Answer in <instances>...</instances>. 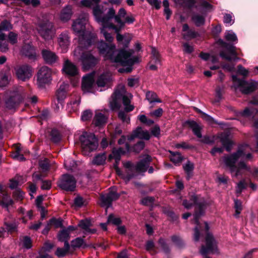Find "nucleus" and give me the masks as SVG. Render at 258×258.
I'll return each mask as SVG.
<instances>
[{"label":"nucleus","instance_id":"9","mask_svg":"<svg viewBox=\"0 0 258 258\" xmlns=\"http://www.w3.org/2000/svg\"><path fill=\"white\" fill-rule=\"evenodd\" d=\"M232 81L235 89L239 88L244 94H248L255 90L256 85L253 82H247L239 79L235 75H233Z\"/></svg>","mask_w":258,"mask_h":258},{"label":"nucleus","instance_id":"55","mask_svg":"<svg viewBox=\"0 0 258 258\" xmlns=\"http://www.w3.org/2000/svg\"><path fill=\"white\" fill-rule=\"evenodd\" d=\"M12 28L10 23L7 21H3L0 24V32L2 31H7L11 29Z\"/></svg>","mask_w":258,"mask_h":258},{"label":"nucleus","instance_id":"4","mask_svg":"<svg viewBox=\"0 0 258 258\" xmlns=\"http://www.w3.org/2000/svg\"><path fill=\"white\" fill-rule=\"evenodd\" d=\"M249 147L248 145L240 147L237 151L230 155L224 157L223 161L229 168L232 176L237 177L243 174L244 171H249V168L243 162H240L238 166L235 165L239 159H250L251 154L248 152Z\"/></svg>","mask_w":258,"mask_h":258},{"label":"nucleus","instance_id":"22","mask_svg":"<svg viewBox=\"0 0 258 258\" xmlns=\"http://www.w3.org/2000/svg\"><path fill=\"white\" fill-rule=\"evenodd\" d=\"M126 150H124L121 148H119L117 149H114L112 151V154L109 156V159H114L116 163L120 160L121 155L124 154L126 152H128L130 147L128 144H126Z\"/></svg>","mask_w":258,"mask_h":258},{"label":"nucleus","instance_id":"51","mask_svg":"<svg viewBox=\"0 0 258 258\" xmlns=\"http://www.w3.org/2000/svg\"><path fill=\"white\" fill-rule=\"evenodd\" d=\"M69 248L70 245L67 247L64 245V248H58L55 252V254L58 257L64 256L68 252Z\"/></svg>","mask_w":258,"mask_h":258},{"label":"nucleus","instance_id":"49","mask_svg":"<svg viewBox=\"0 0 258 258\" xmlns=\"http://www.w3.org/2000/svg\"><path fill=\"white\" fill-rule=\"evenodd\" d=\"M234 208L235 209V216L238 217L242 209L241 202L237 199L234 200Z\"/></svg>","mask_w":258,"mask_h":258},{"label":"nucleus","instance_id":"15","mask_svg":"<svg viewBox=\"0 0 258 258\" xmlns=\"http://www.w3.org/2000/svg\"><path fill=\"white\" fill-rule=\"evenodd\" d=\"M62 73L69 76H76L79 73L77 67L68 59H65L63 63Z\"/></svg>","mask_w":258,"mask_h":258},{"label":"nucleus","instance_id":"40","mask_svg":"<svg viewBox=\"0 0 258 258\" xmlns=\"http://www.w3.org/2000/svg\"><path fill=\"white\" fill-rule=\"evenodd\" d=\"M258 114V109L255 108H246L242 113V115L245 117H253Z\"/></svg>","mask_w":258,"mask_h":258},{"label":"nucleus","instance_id":"1","mask_svg":"<svg viewBox=\"0 0 258 258\" xmlns=\"http://www.w3.org/2000/svg\"><path fill=\"white\" fill-rule=\"evenodd\" d=\"M87 16L80 17L75 20L72 27L75 34L79 36V45L73 52V56L76 60L80 61L84 70L87 71L96 65L98 60L89 51L87 50L96 38L95 34L86 30L88 23Z\"/></svg>","mask_w":258,"mask_h":258},{"label":"nucleus","instance_id":"34","mask_svg":"<svg viewBox=\"0 0 258 258\" xmlns=\"http://www.w3.org/2000/svg\"><path fill=\"white\" fill-rule=\"evenodd\" d=\"M187 123L189 126L192 129L194 134L197 137L201 138L202 137V134L201 133V126L194 121H189Z\"/></svg>","mask_w":258,"mask_h":258},{"label":"nucleus","instance_id":"21","mask_svg":"<svg viewBox=\"0 0 258 258\" xmlns=\"http://www.w3.org/2000/svg\"><path fill=\"white\" fill-rule=\"evenodd\" d=\"M21 53L29 59H35L36 58L35 49L30 44H25L23 46L21 49Z\"/></svg>","mask_w":258,"mask_h":258},{"label":"nucleus","instance_id":"63","mask_svg":"<svg viewBox=\"0 0 258 258\" xmlns=\"http://www.w3.org/2000/svg\"><path fill=\"white\" fill-rule=\"evenodd\" d=\"M224 22L225 24L231 25L234 23V19L232 15L229 14H226L224 17Z\"/></svg>","mask_w":258,"mask_h":258},{"label":"nucleus","instance_id":"25","mask_svg":"<svg viewBox=\"0 0 258 258\" xmlns=\"http://www.w3.org/2000/svg\"><path fill=\"white\" fill-rule=\"evenodd\" d=\"M194 1H195L194 0ZM196 2L192 7H188L191 8L195 7L198 10L202 11L204 12H208L211 11L213 9V6L208 2L206 0H200L197 5H195Z\"/></svg>","mask_w":258,"mask_h":258},{"label":"nucleus","instance_id":"52","mask_svg":"<svg viewBox=\"0 0 258 258\" xmlns=\"http://www.w3.org/2000/svg\"><path fill=\"white\" fill-rule=\"evenodd\" d=\"M192 202L191 203H188L187 201L185 200L183 202V205L184 206L185 208L187 209L190 208L192 205L194 204H197L198 205L199 203L198 202V197L196 196H194L192 197V198L191 199Z\"/></svg>","mask_w":258,"mask_h":258},{"label":"nucleus","instance_id":"17","mask_svg":"<svg viewBox=\"0 0 258 258\" xmlns=\"http://www.w3.org/2000/svg\"><path fill=\"white\" fill-rule=\"evenodd\" d=\"M23 99L21 92L17 91L12 93L9 99L6 101V105L9 109L14 108L16 104L22 101Z\"/></svg>","mask_w":258,"mask_h":258},{"label":"nucleus","instance_id":"24","mask_svg":"<svg viewBox=\"0 0 258 258\" xmlns=\"http://www.w3.org/2000/svg\"><path fill=\"white\" fill-rule=\"evenodd\" d=\"M218 137L226 150L230 151L233 145V142L230 139L229 134L228 133H223L220 134Z\"/></svg>","mask_w":258,"mask_h":258},{"label":"nucleus","instance_id":"44","mask_svg":"<svg viewBox=\"0 0 258 258\" xmlns=\"http://www.w3.org/2000/svg\"><path fill=\"white\" fill-rule=\"evenodd\" d=\"M183 167L185 172L187 175V179H189L192 175V172L194 169L193 163L190 162H187L185 165H183Z\"/></svg>","mask_w":258,"mask_h":258},{"label":"nucleus","instance_id":"46","mask_svg":"<svg viewBox=\"0 0 258 258\" xmlns=\"http://www.w3.org/2000/svg\"><path fill=\"white\" fill-rule=\"evenodd\" d=\"M21 243L24 247L27 249H29L32 246L31 239L28 236L23 237L21 239Z\"/></svg>","mask_w":258,"mask_h":258},{"label":"nucleus","instance_id":"60","mask_svg":"<svg viewBox=\"0 0 258 258\" xmlns=\"http://www.w3.org/2000/svg\"><path fill=\"white\" fill-rule=\"evenodd\" d=\"M18 35L13 32H10L8 35L9 41L12 44L17 42Z\"/></svg>","mask_w":258,"mask_h":258},{"label":"nucleus","instance_id":"5","mask_svg":"<svg viewBox=\"0 0 258 258\" xmlns=\"http://www.w3.org/2000/svg\"><path fill=\"white\" fill-rule=\"evenodd\" d=\"M93 13L96 21L101 25L102 27L100 28L101 33L103 34L107 41L109 42H111L113 38L107 32V29H113L116 33H118L121 29L111 22V19L114 16L115 10L113 8H110L109 9L107 14L104 15L103 8L97 5L94 7Z\"/></svg>","mask_w":258,"mask_h":258},{"label":"nucleus","instance_id":"50","mask_svg":"<svg viewBox=\"0 0 258 258\" xmlns=\"http://www.w3.org/2000/svg\"><path fill=\"white\" fill-rule=\"evenodd\" d=\"M99 0H82L81 4L82 6L90 8L94 5H97Z\"/></svg>","mask_w":258,"mask_h":258},{"label":"nucleus","instance_id":"42","mask_svg":"<svg viewBox=\"0 0 258 258\" xmlns=\"http://www.w3.org/2000/svg\"><path fill=\"white\" fill-rule=\"evenodd\" d=\"M11 78V76L9 74H2L0 75V87H4L8 85Z\"/></svg>","mask_w":258,"mask_h":258},{"label":"nucleus","instance_id":"59","mask_svg":"<svg viewBox=\"0 0 258 258\" xmlns=\"http://www.w3.org/2000/svg\"><path fill=\"white\" fill-rule=\"evenodd\" d=\"M64 166L68 170H71L75 166L76 163L75 161L71 159H68L64 160Z\"/></svg>","mask_w":258,"mask_h":258},{"label":"nucleus","instance_id":"6","mask_svg":"<svg viewBox=\"0 0 258 258\" xmlns=\"http://www.w3.org/2000/svg\"><path fill=\"white\" fill-rule=\"evenodd\" d=\"M80 141L83 152L86 155L96 150L98 147L97 139L93 133H83L80 137Z\"/></svg>","mask_w":258,"mask_h":258},{"label":"nucleus","instance_id":"64","mask_svg":"<svg viewBox=\"0 0 258 258\" xmlns=\"http://www.w3.org/2000/svg\"><path fill=\"white\" fill-rule=\"evenodd\" d=\"M51 140L53 142H58L60 139V136L58 132L56 130H52L51 133Z\"/></svg>","mask_w":258,"mask_h":258},{"label":"nucleus","instance_id":"23","mask_svg":"<svg viewBox=\"0 0 258 258\" xmlns=\"http://www.w3.org/2000/svg\"><path fill=\"white\" fill-rule=\"evenodd\" d=\"M78 226L84 231L85 234L87 233H95L96 232L95 229H91L92 226L91 222L89 219H84L81 220Z\"/></svg>","mask_w":258,"mask_h":258},{"label":"nucleus","instance_id":"26","mask_svg":"<svg viewBox=\"0 0 258 258\" xmlns=\"http://www.w3.org/2000/svg\"><path fill=\"white\" fill-rule=\"evenodd\" d=\"M182 31L184 32V33L182 34L183 37L186 40L196 38L199 35L197 32L189 29L188 25L186 24L183 25Z\"/></svg>","mask_w":258,"mask_h":258},{"label":"nucleus","instance_id":"38","mask_svg":"<svg viewBox=\"0 0 258 258\" xmlns=\"http://www.w3.org/2000/svg\"><path fill=\"white\" fill-rule=\"evenodd\" d=\"M9 49L8 42L6 39V35L0 34V51L3 52H7Z\"/></svg>","mask_w":258,"mask_h":258},{"label":"nucleus","instance_id":"13","mask_svg":"<svg viewBox=\"0 0 258 258\" xmlns=\"http://www.w3.org/2000/svg\"><path fill=\"white\" fill-rule=\"evenodd\" d=\"M94 73L88 74L83 77L82 89L84 93H94Z\"/></svg>","mask_w":258,"mask_h":258},{"label":"nucleus","instance_id":"27","mask_svg":"<svg viewBox=\"0 0 258 258\" xmlns=\"http://www.w3.org/2000/svg\"><path fill=\"white\" fill-rule=\"evenodd\" d=\"M73 14L72 7L70 6H67L61 10L59 18L61 21L65 22H67L71 18Z\"/></svg>","mask_w":258,"mask_h":258},{"label":"nucleus","instance_id":"3","mask_svg":"<svg viewBox=\"0 0 258 258\" xmlns=\"http://www.w3.org/2000/svg\"><path fill=\"white\" fill-rule=\"evenodd\" d=\"M132 97L131 94L126 92L124 87L120 85L115 90L109 100V106L112 110L119 109L121 102L123 103L125 111H119L118 117L123 122L126 123L130 122V118L127 112L132 111L134 108V106L130 104Z\"/></svg>","mask_w":258,"mask_h":258},{"label":"nucleus","instance_id":"33","mask_svg":"<svg viewBox=\"0 0 258 258\" xmlns=\"http://www.w3.org/2000/svg\"><path fill=\"white\" fill-rule=\"evenodd\" d=\"M106 155L104 153L96 155L92 160V163L96 165H102L105 163Z\"/></svg>","mask_w":258,"mask_h":258},{"label":"nucleus","instance_id":"30","mask_svg":"<svg viewBox=\"0 0 258 258\" xmlns=\"http://www.w3.org/2000/svg\"><path fill=\"white\" fill-rule=\"evenodd\" d=\"M125 16V10L123 8H121L119 9L118 14L117 15H114V16L113 17L114 18L115 22L118 24L117 27L120 29H122L124 26V22L121 20V18H124Z\"/></svg>","mask_w":258,"mask_h":258},{"label":"nucleus","instance_id":"45","mask_svg":"<svg viewBox=\"0 0 258 258\" xmlns=\"http://www.w3.org/2000/svg\"><path fill=\"white\" fill-rule=\"evenodd\" d=\"M146 98L150 103L161 102V100L157 98L156 93L153 92H148L146 93Z\"/></svg>","mask_w":258,"mask_h":258},{"label":"nucleus","instance_id":"39","mask_svg":"<svg viewBox=\"0 0 258 258\" xmlns=\"http://www.w3.org/2000/svg\"><path fill=\"white\" fill-rule=\"evenodd\" d=\"M80 103V98L78 97L75 100L71 101L68 104L67 108L70 112H75L78 110V107Z\"/></svg>","mask_w":258,"mask_h":258},{"label":"nucleus","instance_id":"43","mask_svg":"<svg viewBox=\"0 0 258 258\" xmlns=\"http://www.w3.org/2000/svg\"><path fill=\"white\" fill-rule=\"evenodd\" d=\"M0 200L2 201V205L5 207H7L13 203L12 200L7 194H2V195L0 196Z\"/></svg>","mask_w":258,"mask_h":258},{"label":"nucleus","instance_id":"20","mask_svg":"<svg viewBox=\"0 0 258 258\" xmlns=\"http://www.w3.org/2000/svg\"><path fill=\"white\" fill-rule=\"evenodd\" d=\"M58 42L61 52H66L70 45V37L68 33H62L58 37Z\"/></svg>","mask_w":258,"mask_h":258},{"label":"nucleus","instance_id":"16","mask_svg":"<svg viewBox=\"0 0 258 258\" xmlns=\"http://www.w3.org/2000/svg\"><path fill=\"white\" fill-rule=\"evenodd\" d=\"M151 161V158L149 155H145L143 159L138 162L134 166V170L138 173L145 172Z\"/></svg>","mask_w":258,"mask_h":258},{"label":"nucleus","instance_id":"61","mask_svg":"<svg viewBox=\"0 0 258 258\" xmlns=\"http://www.w3.org/2000/svg\"><path fill=\"white\" fill-rule=\"evenodd\" d=\"M62 221L61 219H52L50 221V224L53 225L55 228L62 227Z\"/></svg>","mask_w":258,"mask_h":258},{"label":"nucleus","instance_id":"18","mask_svg":"<svg viewBox=\"0 0 258 258\" xmlns=\"http://www.w3.org/2000/svg\"><path fill=\"white\" fill-rule=\"evenodd\" d=\"M135 138L148 140L150 138V135L147 131H144L141 127H138L128 137V140L132 141Z\"/></svg>","mask_w":258,"mask_h":258},{"label":"nucleus","instance_id":"48","mask_svg":"<svg viewBox=\"0 0 258 258\" xmlns=\"http://www.w3.org/2000/svg\"><path fill=\"white\" fill-rule=\"evenodd\" d=\"M176 4L183 6L192 7L195 3L194 0H174Z\"/></svg>","mask_w":258,"mask_h":258},{"label":"nucleus","instance_id":"31","mask_svg":"<svg viewBox=\"0 0 258 258\" xmlns=\"http://www.w3.org/2000/svg\"><path fill=\"white\" fill-rule=\"evenodd\" d=\"M70 232H68V231L65 229H63L57 234L58 240L61 242H64V245L67 247L69 246V245H70L68 242L70 238Z\"/></svg>","mask_w":258,"mask_h":258},{"label":"nucleus","instance_id":"32","mask_svg":"<svg viewBox=\"0 0 258 258\" xmlns=\"http://www.w3.org/2000/svg\"><path fill=\"white\" fill-rule=\"evenodd\" d=\"M106 117L100 112H96L93 119V122L96 126H102L105 123Z\"/></svg>","mask_w":258,"mask_h":258},{"label":"nucleus","instance_id":"2","mask_svg":"<svg viewBox=\"0 0 258 258\" xmlns=\"http://www.w3.org/2000/svg\"><path fill=\"white\" fill-rule=\"evenodd\" d=\"M98 48L105 59H109L111 62L123 66H127L125 69H119L118 72L120 73H130L132 70V66L138 61V57L133 55L134 51L133 50L116 51L115 45L107 44L103 41L99 42Z\"/></svg>","mask_w":258,"mask_h":258},{"label":"nucleus","instance_id":"10","mask_svg":"<svg viewBox=\"0 0 258 258\" xmlns=\"http://www.w3.org/2000/svg\"><path fill=\"white\" fill-rule=\"evenodd\" d=\"M76 180L71 175L64 174L58 181V185L62 189L73 191L76 187Z\"/></svg>","mask_w":258,"mask_h":258},{"label":"nucleus","instance_id":"29","mask_svg":"<svg viewBox=\"0 0 258 258\" xmlns=\"http://www.w3.org/2000/svg\"><path fill=\"white\" fill-rule=\"evenodd\" d=\"M111 76L110 73H106L100 75L97 80L98 87H105L111 81Z\"/></svg>","mask_w":258,"mask_h":258},{"label":"nucleus","instance_id":"36","mask_svg":"<svg viewBox=\"0 0 258 258\" xmlns=\"http://www.w3.org/2000/svg\"><path fill=\"white\" fill-rule=\"evenodd\" d=\"M191 19L195 24L198 27L204 25L205 22V16L198 14H194Z\"/></svg>","mask_w":258,"mask_h":258},{"label":"nucleus","instance_id":"11","mask_svg":"<svg viewBox=\"0 0 258 258\" xmlns=\"http://www.w3.org/2000/svg\"><path fill=\"white\" fill-rule=\"evenodd\" d=\"M218 42L224 47L228 52L224 51H221L220 53L221 57L228 60L238 59L236 57L237 53L235 51V47L225 42L223 40L219 39Z\"/></svg>","mask_w":258,"mask_h":258},{"label":"nucleus","instance_id":"14","mask_svg":"<svg viewBox=\"0 0 258 258\" xmlns=\"http://www.w3.org/2000/svg\"><path fill=\"white\" fill-rule=\"evenodd\" d=\"M118 197L119 195L116 192L115 188H112L108 193L101 196L100 205L108 208L111 206L112 202L116 200Z\"/></svg>","mask_w":258,"mask_h":258},{"label":"nucleus","instance_id":"53","mask_svg":"<svg viewBox=\"0 0 258 258\" xmlns=\"http://www.w3.org/2000/svg\"><path fill=\"white\" fill-rule=\"evenodd\" d=\"M225 39L229 41H234L237 40L236 34L232 31H227L225 34Z\"/></svg>","mask_w":258,"mask_h":258},{"label":"nucleus","instance_id":"7","mask_svg":"<svg viewBox=\"0 0 258 258\" xmlns=\"http://www.w3.org/2000/svg\"><path fill=\"white\" fill-rule=\"evenodd\" d=\"M52 24L49 22L46 17L40 20L37 30L40 35L45 40H49L53 38L54 33L52 30Z\"/></svg>","mask_w":258,"mask_h":258},{"label":"nucleus","instance_id":"57","mask_svg":"<svg viewBox=\"0 0 258 258\" xmlns=\"http://www.w3.org/2000/svg\"><path fill=\"white\" fill-rule=\"evenodd\" d=\"M39 165L43 171H45L48 170L49 167V163L48 162V160L46 158H44L43 160H40Z\"/></svg>","mask_w":258,"mask_h":258},{"label":"nucleus","instance_id":"62","mask_svg":"<svg viewBox=\"0 0 258 258\" xmlns=\"http://www.w3.org/2000/svg\"><path fill=\"white\" fill-rule=\"evenodd\" d=\"M144 146H145L144 142L143 141H140L134 146V147H133V150L136 153H139L143 149Z\"/></svg>","mask_w":258,"mask_h":258},{"label":"nucleus","instance_id":"28","mask_svg":"<svg viewBox=\"0 0 258 258\" xmlns=\"http://www.w3.org/2000/svg\"><path fill=\"white\" fill-rule=\"evenodd\" d=\"M68 85L62 83L59 87L56 92V97L57 100L59 102L60 105H62L61 101H62L67 96V92L68 88Z\"/></svg>","mask_w":258,"mask_h":258},{"label":"nucleus","instance_id":"58","mask_svg":"<svg viewBox=\"0 0 258 258\" xmlns=\"http://www.w3.org/2000/svg\"><path fill=\"white\" fill-rule=\"evenodd\" d=\"M154 199L152 197H147L144 198L141 200L142 204L146 206H151L153 204Z\"/></svg>","mask_w":258,"mask_h":258},{"label":"nucleus","instance_id":"35","mask_svg":"<svg viewBox=\"0 0 258 258\" xmlns=\"http://www.w3.org/2000/svg\"><path fill=\"white\" fill-rule=\"evenodd\" d=\"M15 151L12 153V157L17 160L23 161L25 160L23 151L20 146L17 145L15 149Z\"/></svg>","mask_w":258,"mask_h":258},{"label":"nucleus","instance_id":"56","mask_svg":"<svg viewBox=\"0 0 258 258\" xmlns=\"http://www.w3.org/2000/svg\"><path fill=\"white\" fill-rule=\"evenodd\" d=\"M84 241L81 238H77L72 241V245L74 247H80L84 246Z\"/></svg>","mask_w":258,"mask_h":258},{"label":"nucleus","instance_id":"47","mask_svg":"<svg viewBox=\"0 0 258 258\" xmlns=\"http://www.w3.org/2000/svg\"><path fill=\"white\" fill-rule=\"evenodd\" d=\"M121 222L120 219L118 217H115L112 214L110 215L107 219L108 223H111L115 225H119Z\"/></svg>","mask_w":258,"mask_h":258},{"label":"nucleus","instance_id":"41","mask_svg":"<svg viewBox=\"0 0 258 258\" xmlns=\"http://www.w3.org/2000/svg\"><path fill=\"white\" fill-rule=\"evenodd\" d=\"M169 152L171 153L170 160L175 165L178 164L182 161L183 158L179 153Z\"/></svg>","mask_w":258,"mask_h":258},{"label":"nucleus","instance_id":"8","mask_svg":"<svg viewBox=\"0 0 258 258\" xmlns=\"http://www.w3.org/2000/svg\"><path fill=\"white\" fill-rule=\"evenodd\" d=\"M52 70L47 66H42L37 74V85L40 88L44 87L51 83Z\"/></svg>","mask_w":258,"mask_h":258},{"label":"nucleus","instance_id":"12","mask_svg":"<svg viewBox=\"0 0 258 258\" xmlns=\"http://www.w3.org/2000/svg\"><path fill=\"white\" fill-rule=\"evenodd\" d=\"M15 71L17 78L23 81L29 80L32 76V69L28 64L18 66Z\"/></svg>","mask_w":258,"mask_h":258},{"label":"nucleus","instance_id":"19","mask_svg":"<svg viewBox=\"0 0 258 258\" xmlns=\"http://www.w3.org/2000/svg\"><path fill=\"white\" fill-rule=\"evenodd\" d=\"M42 56L44 61L49 64H53L58 60L56 54L48 49H43L41 52Z\"/></svg>","mask_w":258,"mask_h":258},{"label":"nucleus","instance_id":"54","mask_svg":"<svg viewBox=\"0 0 258 258\" xmlns=\"http://www.w3.org/2000/svg\"><path fill=\"white\" fill-rule=\"evenodd\" d=\"M246 187V183L245 179L241 180L237 184L236 191L237 194H240L243 189Z\"/></svg>","mask_w":258,"mask_h":258},{"label":"nucleus","instance_id":"37","mask_svg":"<svg viewBox=\"0 0 258 258\" xmlns=\"http://www.w3.org/2000/svg\"><path fill=\"white\" fill-rule=\"evenodd\" d=\"M151 50L152 58L151 63L160 66L161 64V59L158 51L155 47H152Z\"/></svg>","mask_w":258,"mask_h":258}]
</instances>
